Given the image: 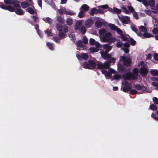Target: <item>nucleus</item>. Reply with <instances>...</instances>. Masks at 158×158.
I'll list each match as a JSON object with an SVG mask.
<instances>
[{
    "label": "nucleus",
    "instance_id": "nucleus-1",
    "mask_svg": "<svg viewBox=\"0 0 158 158\" xmlns=\"http://www.w3.org/2000/svg\"><path fill=\"white\" fill-rule=\"evenodd\" d=\"M75 29L76 31H79L82 34H85L86 31V28L82 25L81 22L79 21L76 23Z\"/></svg>",
    "mask_w": 158,
    "mask_h": 158
},
{
    "label": "nucleus",
    "instance_id": "nucleus-2",
    "mask_svg": "<svg viewBox=\"0 0 158 158\" xmlns=\"http://www.w3.org/2000/svg\"><path fill=\"white\" fill-rule=\"evenodd\" d=\"M119 59L120 61H123V65L126 67H129L131 65V60L130 58H127L124 56H120Z\"/></svg>",
    "mask_w": 158,
    "mask_h": 158
},
{
    "label": "nucleus",
    "instance_id": "nucleus-3",
    "mask_svg": "<svg viewBox=\"0 0 158 158\" xmlns=\"http://www.w3.org/2000/svg\"><path fill=\"white\" fill-rule=\"evenodd\" d=\"M148 71L147 66L145 65L141 66L139 69V73L143 77H145Z\"/></svg>",
    "mask_w": 158,
    "mask_h": 158
},
{
    "label": "nucleus",
    "instance_id": "nucleus-4",
    "mask_svg": "<svg viewBox=\"0 0 158 158\" xmlns=\"http://www.w3.org/2000/svg\"><path fill=\"white\" fill-rule=\"evenodd\" d=\"M112 36V34L109 32H107V33L104 35L103 36H101L100 39L102 41L106 42L107 41H109V39Z\"/></svg>",
    "mask_w": 158,
    "mask_h": 158
},
{
    "label": "nucleus",
    "instance_id": "nucleus-5",
    "mask_svg": "<svg viewBox=\"0 0 158 158\" xmlns=\"http://www.w3.org/2000/svg\"><path fill=\"white\" fill-rule=\"evenodd\" d=\"M119 18L121 21L122 23L124 24H127L128 22L130 21V18L128 16L119 17Z\"/></svg>",
    "mask_w": 158,
    "mask_h": 158
},
{
    "label": "nucleus",
    "instance_id": "nucleus-6",
    "mask_svg": "<svg viewBox=\"0 0 158 158\" xmlns=\"http://www.w3.org/2000/svg\"><path fill=\"white\" fill-rule=\"evenodd\" d=\"M123 77L125 80H129L130 79L133 80V78L132 77L131 73H127L123 74Z\"/></svg>",
    "mask_w": 158,
    "mask_h": 158
},
{
    "label": "nucleus",
    "instance_id": "nucleus-7",
    "mask_svg": "<svg viewBox=\"0 0 158 158\" xmlns=\"http://www.w3.org/2000/svg\"><path fill=\"white\" fill-rule=\"evenodd\" d=\"M131 76L133 80H136L138 76V71L137 68H134L133 70V73H131Z\"/></svg>",
    "mask_w": 158,
    "mask_h": 158
},
{
    "label": "nucleus",
    "instance_id": "nucleus-8",
    "mask_svg": "<svg viewBox=\"0 0 158 158\" xmlns=\"http://www.w3.org/2000/svg\"><path fill=\"white\" fill-rule=\"evenodd\" d=\"M88 62L90 67V69H92L96 67V64L94 61L92 60H88Z\"/></svg>",
    "mask_w": 158,
    "mask_h": 158
},
{
    "label": "nucleus",
    "instance_id": "nucleus-9",
    "mask_svg": "<svg viewBox=\"0 0 158 158\" xmlns=\"http://www.w3.org/2000/svg\"><path fill=\"white\" fill-rule=\"evenodd\" d=\"M15 13L19 15H22L24 14V11L21 9V7L18 8H15Z\"/></svg>",
    "mask_w": 158,
    "mask_h": 158
},
{
    "label": "nucleus",
    "instance_id": "nucleus-10",
    "mask_svg": "<svg viewBox=\"0 0 158 158\" xmlns=\"http://www.w3.org/2000/svg\"><path fill=\"white\" fill-rule=\"evenodd\" d=\"M118 69L119 72H125L126 71V69L122 64H118Z\"/></svg>",
    "mask_w": 158,
    "mask_h": 158
},
{
    "label": "nucleus",
    "instance_id": "nucleus-11",
    "mask_svg": "<svg viewBox=\"0 0 158 158\" xmlns=\"http://www.w3.org/2000/svg\"><path fill=\"white\" fill-rule=\"evenodd\" d=\"M135 88L137 90H145L146 89V88L143 85L141 86L139 84H137L135 85Z\"/></svg>",
    "mask_w": 158,
    "mask_h": 158
},
{
    "label": "nucleus",
    "instance_id": "nucleus-12",
    "mask_svg": "<svg viewBox=\"0 0 158 158\" xmlns=\"http://www.w3.org/2000/svg\"><path fill=\"white\" fill-rule=\"evenodd\" d=\"M98 8L99 7L101 8L102 9H107L108 8V10L109 11L111 12V13H113L114 11L113 10V8H109L108 5H102L101 6H98Z\"/></svg>",
    "mask_w": 158,
    "mask_h": 158
},
{
    "label": "nucleus",
    "instance_id": "nucleus-13",
    "mask_svg": "<svg viewBox=\"0 0 158 158\" xmlns=\"http://www.w3.org/2000/svg\"><path fill=\"white\" fill-rule=\"evenodd\" d=\"M92 20L88 19L85 22V25L87 27H90L91 25Z\"/></svg>",
    "mask_w": 158,
    "mask_h": 158
},
{
    "label": "nucleus",
    "instance_id": "nucleus-14",
    "mask_svg": "<svg viewBox=\"0 0 158 158\" xmlns=\"http://www.w3.org/2000/svg\"><path fill=\"white\" fill-rule=\"evenodd\" d=\"M21 5L22 8L25 9L29 7L30 5L28 2L25 1L21 3Z\"/></svg>",
    "mask_w": 158,
    "mask_h": 158
},
{
    "label": "nucleus",
    "instance_id": "nucleus-15",
    "mask_svg": "<svg viewBox=\"0 0 158 158\" xmlns=\"http://www.w3.org/2000/svg\"><path fill=\"white\" fill-rule=\"evenodd\" d=\"M131 89V86L126 85L123 88L122 90L124 92H127L130 91Z\"/></svg>",
    "mask_w": 158,
    "mask_h": 158
},
{
    "label": "nucleus",
    "instance_id": "nucleus-16",
    "mask_svg": "<svg viewBox=\"0 0 158 158\" xmlns=\"http://www.w3.org/2000/svg\"><path fill=\"white\" fill-rule=\"evenodd\" d=\"M143 36L144 38H146L153 37L154 36V35H153L152 34H150L149 33H148L147 31L144 33Z\"/></svg>",
    "mask_w": 158,
    "mask_h": 158
},
{
    "label": "nucleus",
    "instance_id": "nucleus-17",
    "mask_svg": "<svg viewBox=\"0 0 158 158\" xmlns=\"http://www.w3.org/2000/svg\"><path fill=\"white\" fill-rule=\"evenodd\" d=\"M89 9V7L86 4L83 5L81 7L80 9L82 10L85 11H87Z\"/></svg>",
    "mask_w": 158,
    "mask_h": 158
},
{
    "label": "nucleus",
    "instance_id": "nucleus-18",
    "mask_svg": "<svg viewBox=\"0 0 158 158\" xmlns=\"http://www.w3.org/2000/svg\"><path fill=\"white\" fill-rule=\"evenodd\" d=\"M81 60L83 59L85 60H87L89 57L87 53H81Z\"/></svg>",
    "mask_w": 158,
    "mask_h": 158
},
{
    "label": "nucleus",
    "instance_id": "nucleus-19",
    "mask_svg": "<svg viewBox=\"0 0 158 158\" xmlns=\"http://www.w3.org/2000/svg\"><path fill=\"white\" fill-rule=\"evenodd\" d=\"M127 36H129L128 35L123 34L120 36V38L123 41H128V39Z\"/></svg>",
    "mask_w": 158,
    "mask_h": 158
},
{
    "label": "nucleus",
    "instance_id": "nucleus-20",
    "mask_svg": "<svg viewBox=\"0 0 158 158\" xmlns=\"http://www.w3.org/2000/svg\"><path fill=\"white\" fill-rule=\"evenodd\" d=\"M56 20L58 22L62 24H64L65 23L64 19L60 16H58L57 17Z\"/></svg>",
    "mask_w": 158,
    "mask_h": 158
},
{
    "label": "nucleus",
    "instance_id": "nucleus-21",
    "mask_svg": "<svg viewBox=\"0 0 158 158\" xmlns=\"http://www.w3.org/2000/svg\"><path fill=\"white\" fill-rule=\"evenodd\" d=\"M107 32L105 29H102L99 30V33L101 36H103L107 33Z\"/></svg>",
    "mask_w": 158,
    "mask_h": 158
},
{
    "label": "nucleus",
    "instance_id": "nucleus-22",
    "mask_svg": "<svg viewBox=\"0 0 158 158\" xmlns=\"http://www.w3.org/2000/svg\"><path fill=\"white\" fill-rule=\"evenodd\" d=\"M19 2L18 1H16L15 2L13 1V4H12L13 5L14 7L15 8H18L21 7L19 3Z\"/></svg>",
    "mask_w": 158,
    "mask_h": 158
},
{
    "label": "nucleus",
    "instance_id": "nucleus-23",
    "mask_svg": "<svg viewBox=\"0 0 158 158\" xmlns=\"http://www.w3.org/2000/svg\"><path fill=\"white\" fill-rule=\"evenodd\" d=\"M47 45L48 48L51 50H53L54 48V44L50 42H48L47 43Z\"/></svg>",
    "mask_w": 158,
    "mask_h": 158
},
{
    "label": "nucleus",
    "instance_id": "nucleus-24",
    "mask_svg": "<svg viewBox=\"0 0 158 158\" xmlns=\"http://www.w3.org/2000/svg\"><path fill=\"white\" fill-rule=\"evenodd\" d=\"M31 17L33 20L34 23H37L39 22V19L37 16L32 15Z\"/></svg>",
    "mask_w": 158,
    "mask_h": 158
},
{
    "label": "nucleus",
    "instance_id": "nucleus-25",
    "mask_svg": "<svg viewBox=\"0 0 158 158\" xmlns=\"http://www.w3.org/2000/svg\"><path fill=\"white\" fill-rule=\"evenodd\" d=\"M102 74H104L105 76L110 77L111 76V74L109 73L106 70H102Z\"/></svg>",
    "mask_w": 158,
    "mask_h": 158
},
{
    "label": "nucleus",
    "instance_id": "nucleus-26",
    "mask_svg": "<svg viewBox=\"0 0 158 158\" xmlns=\"http://www.w3.org/2000/svg\"><path fill=\"white\" fill-rule=\"evenodd\" d=\"M57 30L59 31H62L63 28V26L61 24L58 23L56 25Z\"/></svg>",
    "mask_w": 158,
    "mask_h": 158
},
{
    "label": "nucleus",
    "instance_id": "nucleus-27",
    "mask_svg": "<svg viewBox=\"0 0 158 158\" xmlns=\"http://www.w3.org/2000/svg\"><path fill=\"white\" fill-rule=\"evenodd\" d=\"M26 11L28 12L31 14H34L35 13V11L31 7H28L27 9H26Z\"/></svg>",
    "mask_w": 158,
    "mask_h": 158
},
{
    "label": "nucleus",
    "instance_id": "nucleus-28",
    "mask_svg": "<svg viewBox=\"0 0 158 158\" xmlns=\"http://www.w3.org/2000/svg\"><path fill=\"white\" fill-rule=\"evenodd\" d=\"M108 26L112 30L115 31L116 29L118 28V27L116 26L114 24L110 23L108 24Z\"/></svg>",
    "mask_w": 158,
    "mask_h": 158
},
{
    "label": "nucleus",
    "instance_id": "nucleus-29",
    "mask_svg": "<svg viewBox=\"0 0 158 158\" xmlns=\"http://www.w3.org/2000/svg\"><path fill=\"white\" fill-rule=\"evenodd\" d=\"M66 23L69 26H71L73 23V19L70 18H68L66 20Z\"/></svg>",
    "mask_w": 158,
    "mask_h": 158
},
{
    "label": "nucleus",
    "instance_id": "nucleus-30",
    "mask_svg": "<svg viewBox=\"0 0 158 158\" xmlns=\"http://www.w3.org/2000/svg\"><path fill=\"white\" fill-rule=\"evenodd\" d=\"M82 66L85 69H90V67L89 66V63L86 62H85L82 63Z\"/></svg>",
    "mask_w": 158,
    "mask_h": 158
},
{
    "label": "nucleus",
    "instance_id": "nucleus-31",
    "mask_svg": "<svg viewBox=\"0 0 158 158\" xmlns=\"http://www.w3.org/2000/svg\"><path fill=\"white\" fill-rule=\"evenodd\" d=\"M151 74L153 76H158V71L157 70L153 69L151 71Z\"/></svg>",
    "mask_w": 158,
    "mask_h": 158
},
{
    "label": "nucleus",
    "instance_id": "nucleus-32",
    "mask_svg": "<svg viewBox=\"0 0 158 158\" xmlns=\"http://www.w3.org/2000/svg\"><path fill=\"white\" fill-rule=\"evenodd\" d=\"M15 8H14L13 6L8 5L7 6V10H8L10 12H15Z\"/></svg>",
    "mask_w": 158,
    "mask_h": 158
},
{
    "label": "nucleus",
    "instance_id": "nucleus-33",
    "mask_svg": "<svg viewBox=\"0 0 158 158\" xmlns=\"http://www.w3.org/2000/svg\"><path fill=\"white\" fill-rule=\"evenodd\" d=\"M102 23L98 20L95 23V25L98 28H100L102 27Z\"/></svg>",
    "mask_w": 158,
    "mask_h": 158
},
{
    "label": "nucleus",
    "instance_id": "nucleus-34",
    "mask_svg": "<svg viewBox=\"0 0 158 158\" xmlns=\"http://www.w3.org/2000/svg\"><path fill=\"white\" fill-rule=\"evenodd\" d=\"M148 4V6H150L151 7H153L155 5V1L154 0H149Z\"/></svg>",
    "mask_w": 158,
    "mask_h": 158
},
{
    "label": "nucleus",
    "instance_id": "nucleus-35",
    "mask_svg": "<svg viewBox=\"0 0 158 158\" xmlns=\"http://www.w3.org/2000/svg\"><path fill=\"white\" fill-rule=\"evenodd\" d=\"M103 66L104 69H108L109 68L110 64L108 61L105 62L103 64Z\"/></svg>",
    "mask_w": 158,
    "mask_h": 158
},
{
    "label": "nucleus",
    "instance_id": "nucleus-36",
    "mask_svg": "<svg viewBox=\"0 0 158 158\" xmlns=\"http://www.w3.org/2000/svg\"><path fill=\"white\" fill-rule=\"evenodd\" d=\"M139 29L141 32L144 33L147 31L146 27L143 26H140L139 27Z\"/></svg>",
    "mask_w": 158,
    "mask_h": 158
},
{
    "label": "nucleus",
    "instance_id": "nucleus-37",
    "mask_svg": "<svg viewBox=\"0 0 158 158\" xmlns=\"http://www.w3.org/2000/svg\"><path fill=\"white\" fill-rule=\"evenodd\" d=\"M94 13L96 14V9L95 8H93L91 9L89 11V14L92 16H94Z\"/></svg>",
    "mask_w": 158,
    "mask_h": 158
},
{
    "label": "nucleus",
    "instance_id": "nucleus-38",
    "mask_svg": "<svg viewBox=\"0 0 158 158\" xmlns=\"http://www.w3.org/2000/svg\"><path fill=\"white\" fill-rule=\"evenodd\" d=\"M114 12L113 14L114 13H116L117 14H120L121 13V10L118 9V8H117L116 7H114L113 8V10Z\"/></svg>",
    "mask_w": 158,
    "mask_h": 158
},
{
    "label": "nucleus",
    "instance_id": "nucleus-39",
    "mask_svg": "<svg viewBox=\"0 0 158 158\" xmlns=\"http://www.w3.org/2000/svg\"><path fill=\"white\" fill-rule=\"evenodd\" d=\"M43 20H44L46 23H48L50 24L52 23V20L48 17H47L45 19H43Z\"/></svg>",
    "mask_w": 158,
    "mask_h": 158
},
{
    "label": "nucleus",
    "instance_id": "nucleus-40",
    "mask_svg": "<svg viewBox=\"0 0 158 158\" xmlns=\"http://www.w3.org/2000/svg\"><path fill=\"white\" fill-rule=\"evenodd\" d=\"M58 36L61 39H63L65 37V34L61 31L59 32Z\"/></svg>",
    "mask_w": 158,
    "mask_h": 158
},
{
    "label": "nucleus",
    "instance_id": "nucleus-41",
    "mask_svg": "<svg viewBox=\"0 0 158 158\" xmlns=\"http://www.w3.org/2000/svg\"><path fill=\"white\" fill-rule=\"evenodd\" d=\"M115 45L118 48H120L122 47L123 45V43L120 40H119L116 43V44Z\"/></svg>",
    "mask_w": 158,
    "mask_h": 158
},
{
    "label": "nucleus",
    "instance_id": "nucleus-42",
    "mask_svg": "<svg viewBox=\"0 0 158 158\" xmlns=\"http://www.w3.org/2000/svg\"><path fill=\"white\" fill-rule=\"evenodd\" d=\"M64 12L65 14L70 15H73L74 14V13L73 12V11L70 10H66L64 11Z\"/></svg>",
    "mask_w": 158,
    "mask_h": 158
},
{
    "label": "nucleus",
    "instance_id": "nucleus-43",
    "mask_svg": "<svg viewBox=\"0 0 158 158\" xmlns=\"http://www.w3.org/2000/svg\"><path fill=\"white\" fill-rule=\"evenodd\" d=\"M109 41H107L106 42H108L109 43L111 44L114 43L116 40V39L114 37H110L108 40Z\"/></svg>",
    "mask_w": 158,
    "mask_h": 158
},
{
    "label": "nucleus",
    "instance_id": "nucleus-44",
    "mask_svg": "<svg viewBox=\"0 0 158 158\" xmlns=\"http://www.w3.org/2000/svg\"><path fill=\"white\" fill-rule=\"evenodd\" d=\"M152 110H157V106L154 104H152L149 107Z\"/></svg>",
    "mask_w": 158,
    "mask_h": 158
},
{
    "label": "nucleus",
    "instance_id": "nucleus-45",
    "mask_svg": "<svg viewBox=\"0 0 158 158\" xmlns=\"http://www.w3.org/2000/svg\"><path fill=\"white\" fill-rule=\"evenodd\" d=\"M90 51L92 52H98L99 49L96 48L91 47L90 48Z\"/></svg>",
    "mask_w": 158,
    "mask_h": 158
},
{
    "label": "nucleus",
    "instance_id": "nucleus-46",
    "mask_svg": "<svg viewBox=\"0 0 158 158\" xmlns=\"http://www.w3.org/2000/svg\"><path fill=\"white\" fill-rule=\"evenodd\" d=\"M77 45L78 47H83V44L81 40H78L77 41Z\"/></svg>",
    "mask_w": 158,
    "mask_h": 158
},
{
    "label": "nucleus",
    "instance_id": "nucleus-47",
    "mask_svg": "<svg viewBox=\"0 0 158 158\" xmlns=\"http://www.w3.org/2000/svg\"><path fill=\"white\" fill-rule=\"evenodd\" d=\"M104 13V10L102 9L98 8V9L96 10V14L98 13L103 14Z\"/></svg>",
    "mask_w": 158,
    "mask_h": 158
},
{
    "label": "nucleus",
    "instance_id": "nucleus-48",
    "mask_svg": "<svg viewBox=\"0 0 158 158\" xmlns=\"http://www.w3.org/2000/svg\"><path fill=\"white\" fill-rule=\"evenodd\" d=\"M85 14L83 12V11L82 10L80 11L78 14V17L80 18H82L83 17L85 16Z\"/></svg>",
    "mask_w": 158,
    "mask_h": 158
},
{
    "label": "nucleus",
    "instance_id": "nucleus-49",
    "mask_svg": "<svg viewBox=\"0 0 158 158\" xmlns=\"http://www.w3.org/2000/svg\"><path fill=\"white\" fill-rule=\"evenodd\" d=\"M130 41L131 44L132 46L135 45L136 43V41L132 38H130Z\"/></svg>",
    "mask_w": 158,
    "mask_h": 158
},
{
    "label": "nucleus",
    "instance_id": "nucleus-50",
    "mask_svg": "<svg viewBox=\"0 0 158 158\" xmlns=\"http://www.w3.org/2000/svg\"><path fill=\"white\" fill-rule=\"evenodd\" d=\"M152 32L154 34H158V28L155 27L152 30Z\"/></svg>",
    "mask_w": 158,
    "mask_h": 158
},
{
    "label": "nucleus",
    "instance_id": "nucleus-51",
    "mask_svg": "<svg viewBox=\"0 0 158 158\" xmlns=\"http://www.w3.org/2000/svg\"><path fill=\"white\" fill-rule=\"evenodd\" d=\"M141 2L146 6H148V0H142Z\"/></svg>",
    "mask_w": 158,
    "mask_h": 158
},
{
    "label": "nucleus",
    "instance_id": "nucleus-52",
    "mask_svg": "<svg viewBox=\"0 0 158 158\" xmlns=\"http://www.w3.org/2000/svg\"><path fill=\"white\" fill-rule=\"evenodd\" d=\"M115 60L116 59H115V58L111 57L110 58V59L108 61V62L110 64L111 63L114 64V63L115 62Z\"/></svg>",
    "mask_w": 158,
    "mask_h": 158
},
{
    "label": "nucleus",
    "instance_id": "nucleus-53",
    "mask_svg": "<svg viewBox=\"0 0 158 158\" xmlns=\"http://www.w3.org/2000/svg\"><path fill=\"white\" fill-rule=\"evenodd\" d=\"M95 40L93 38H90L89 40V42L90 44L92 45H94L95 43Z\"/></svg>",
    "mask_w": 158,
    "mask_h": 158
},
{
    "label": "nucleus",
    "instance_id": "nucleus-54",
    "mask_svg": "<svg viewBox=\"0 0 158 158\" xmlns=\"http://www.w3.org/2000/svg\"><path fill=\"white\" fill-rule=\"evenodd\" d=\"M96 66H97V68L99 69H104L103 64L101 63H98L96 64Z\"/></svg>",
    "mask_w": 158,
    "mask_h": 158
},
{
    "label": "nucleus",
    "instance_id": "nucleus-55",
    "mask_svg": "<svg viewBox=\"0 0 158 158\" xmlns=\"http://www.w3.org/2000/svg\"><path fill=\"white\" fill-rule=\"evenodd\" d=\"M83 42L85 44H87L88 43V40L86 36H84L83 38Z\"/></svg>",
    "mask_w": 158,
    "mask_h": 158
},
{
    "label": "nucleus",
    "instance_id": "nucleus-56",
    "mask_svg": "<svg viewBox=\"0 0 158 158\" xmlns=\"http://www.w3.org/2000/svg\"><path fill=\"white\" fill-rule=\"evenodd\" d=\"M115 31H116L118 34L120 35V36L123 34V31L122 30L119 28L118 27Z\"/></svg>",
    "mask_w": 158,
    "mask_h": 158
},
{
    "label": "nucleus",
    "instance_id": "nucleus-57",
    "mask_svg": "<svg viewBox=\"0 0 158 158\" xmlns=\"http://www.w3.org/2000/svg\"><path fill=\"white\" fill-rule=\"evenodd\" d=\"M129 93L130 94L134 95L137 94V91L135 89H132L130 91Z\"/></svg>",
    "mask_w": 158,
    "mask_h": 158
},
{
    "label": "nucleus",
    "instance_id": "nucleus-58",
    "mask_svg": "<svg viewBox=\"0 0 158 158\" xmlns=\"http://www.w3.org/2000/svg\"><path fill=\"white\" fill-rule=\"evenodd\" d=\"M44 32L46 33L48 36H52V33L50 31H48V30H45Z\"/></svg>",
    "mask_w": 158,
    "mask_h": 158
},
{
    "label": "nucleus",
    "instance_id": "nucleus-59",
    "mask_svg": "<svg viewBox=\"0 0 158 158\" xmlns=\"http://www.w3.org/2000/svg\"><path fill=\"white\" fill-rule=\"evenodd\" d=\"M4 2L6 4H13V1L12 0H4Z\"/></svg>",
    "mask_w": 158,
    "mask_h": 158
},
{
    "label": "nucleus",
    "instance_id": "nucleus-60",
    "mask_svg": "<svg viewBox=\"0 0 158 158\" xmlns=\"http://www.w3.org/2000/svg\"><path fill=\"white\" fill-rule=\"evenodd\" d=\"M152 100L154 104H158V98L156 97H154L152 98Z\"/></svg>",
    "mask_w": 158,
    "mask_h": 158
},
{
    "label": "nucleus",
    "instance_id": "nucleus-61",
    "mask_svg": "<svg viewBox=\"0 0 158 158\" xmlns=\"http://www.w3.org/2000/svg\"><path fill=\"white\" fill-rule=\"evenodd\" d=\"M151 117L155 120L158 121V118L156 116V114L153 113H152L151 114Z\"/></svg>",
    "mask_w": 158,
    "mask_h": 158
},
{
    "label": "nucleus",
    "instance_id": "nucleus-62",
    "mask_svg": "<svg viewBox=\"0 0 158 158\" xmlns=\"http://www.w3.org/2000/svg\"><path fill=\"white\" fill-rule=\"evenodd\" d=\"M128 8L129 10L130 11V12L131 13H133L134 12V10L133 8V7L131 6H128Z\"/></svg>",
    "mask_w": 158,
    "mask_h": 158
},
{
    "label": "nucleus",
    "instance_id": "nucleus-63",
    "mask_svg": "<svg viewBox=\"0 0 158 158\" xmlns=\"http://www.w3.org/2000/svg\"><path fill=\"white\" fill-rule=\"evenodd\" d=\"M53 39L57 43H59L60 42L59 39L57 37H53Z\"/></svg>",
    "mask_w": 158,
    "mask_h": 158
},
{
    "label": "nucleus",
    "instance_id": "nucleus-64",
    "mask_svg": "<svg viewBox=\"0 0 158 158\" xmlns=\"http://www.w3.org/2000/svg\"><path fill=\"white\" fill-rule=\"evenodd\" d=\"M153 58L155 60L158 61V54L154 53L153 55Z\"/></svg>",
    "mask_w": 158,
    "mask_h": 158
}]
</instances>
